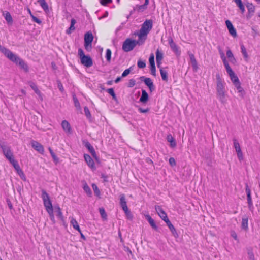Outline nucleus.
<instances>
[{"mask_svg":"<svg viewBox=\"0 0 260 260\" xmlns=\"http://www.w3.org/2000/svg\"><path fill=\"white\" fill-rule=\"evenodd\" d=\"M1 51L11 61L14 62L16 64H18L20 68L25 71L27 72L28 68L24 61L20 58L17 55L13 53L10 50L4 47H1Z\"/></svg>","mask_w":260,"mask_h":260,"instance_id":"f257e3e1","label":"nucleus"},{"mask_svg":"<svg viewBox=\"0 0 260 260\" xmlns=\"http://www.w3.org/2000/svg\"><path fill=\"white\" fill-rule=\"evenodd\" d=\"M41 192V198L43 201L44 206L49 215L50 219L53 223H55V220L53 214V208L50 199V197L44 189H42Z\"/></svg>","mask_w":260,"mask_h":260,"instance_id":"f03ea898","label":"nucleus"},{"mask_svg":"<svg viewBox=\"0 0 260 260\" xmlns=\"http://www.w3.org/2000/svg\"><path fill=\"white\" fill-rule=\"evenodd\" d=\"M153 26V21L151 19L146 20L142 25L139 32L137 34L140 40L145 41L147 35L151 30Z\"/></svg>","mask_w":260,"mask_h":260,"instance_id":"7ed1b4c3","label":"nucleus"},{"mask_svg":"<svg viewBox=\"0 0 260 260\" xmlns=\"http://www.w3.org/2000/svg\"><path fill=\"white\" fill-rule=\"evenodd\" d=\"M225 85V82L216 84V90L217 98L222 104H225L227 101L226 98V91Z\"/></svg>","mask_w":260,"mask_h":260,"instance_id":"20e7f679","label":"nucleus"},{"mask_svg":"<svg viewBox=\"0 0 260 260\" xmlns=\"http://www.w3.org/2000/svg\"><path fill=\"white\" fill-rule=\"evenodd\" d=\"M144 41L139 39L138 41H136L128 38L124 41L122 45V49L125 52H129L132 50L137 44L142 45Z\"/></svg>","mask_w":260,"mask_h":260,"instance_id":"39448f33","label":"nucleus"},{"mask_svg":"<svg viewBox=\"0 0 260 260\" xmlns=\"http://www.w3.org/2000/svg\"><path fill=\"white\" fill-rule=\"evenodd\" d=\"M0 147L2 150L4 155L9 161L14 158L10 146L6 144L5 143H2L0 144Z\"/></svg>","mask_w":260,"mask_h":260,"instance_id":"423d86ee","label":"nucleus"},{"mask_svg":"<svg viewBox=\"0 0 260 260\" xmlns=\"http://www.w3.org/2000/svg\"><path fill=\"white\" fill-rule=\"evenodd\" d=\"M225 68L226 71L228 75H229L230 79H231V81H232L233 83L234 84H235L239 82L240 81H239V80L238 77L235 75V73L232 70V69H231L230 66H229Z\"/></svg>","mask_w":260,"mask_h":260,"instance_id":"0eeeda50","label":"nucleus"},{"mask_svg":"<svg viewBox=\"0 0 260 260\" xmlns=\"http://www.w3.org/2000/svg\"><path fill=\"white\" fill-rule=\"evenodd\" d=\"M140 80L141 81H143L145 83V84L148 87L151 92L154 90L155 87L153 83L150 78L142 76L140 77Z\"/></svg>","mask_w":260,"mask_h":260,"instance_id":"6e6552de","label":"nucleus"},{"mask_svg":"<svg viewBox=\"0 0 260 260\" xmlns=\"http://www.w3.org/2000/svg\"><path fill=\"white\" fill-rule=\"evenodd\" d=\"M169 44L170 45V48L177 55H180V51L179 49V47L174 42L172 38H169L168 39Z\"/></svg>","mask_w":260,"mask_h":260,"instance_id":"1a4fd4ad","label":"nucleus"},{"mask_svg":"<svg viewBox=\"0 0 260 260\" xmlns=\"http://www.w3.org/2000/svg\"><path fill=\"white\" fill-rule=\"evenodd\" d=\"M81 63L87 68L90 67L93 64V61L91 58L89 56H83L80 59Z\"/></svg>","mask_w":260,"mask_h":260,"instance_id":"9d476101","label":"nucleus"},{"mask_svg":"<svg viewBox=\"0 0 260 260\" xmlns=\"http://www.w3.org/2000/svg\"><path fill=\"white\" fill-rule=\"evenodd\" d=\"M155 209L157 213L162 220L165 221L168 219L166 213L160 206H155Z\"/></svg>","mask_w":260,"mask_h":260,"instance_id":"9b49d317","label":"nucleus"},{"mask_svg":"<svg viewBox=\"0 0 260 260\" xmlns=\"http://www.w3.org/2000/svg\"><path fill=\"white\" fill-rule=\"evenodd\" d=\"M225 24L226 25V27L229 30V33L234 37H235L237 36V32L235 28L234 27L233 24H232L231 22L227 20L225 21Z\"/></svg>","mask_w":260,"mask_h":260,"instance_id":"f8f14e48","label":"nucleus"},{"mask_svg":"<svg viewBox=\"0 0 260 260\" xmlns=\"http://www.w3.org/2000/svg\"><path fill=\"white\" fill-rule=\"evenodd\" d=\"M31 145H32V147L37 151H38L39 152L41 153H43L44 152V147L42 145H41L40 143H39V142H37V141H32L31 142Z\"/></svg>","mask_w":260,"mask_h":260,"instance_id":"ddd939ff","label":"nucleus"},{"mask_svg":"<svg viewBox=\"0 0 260 260\" xmlns=\"http://www.w3.org/2000/svg\"><path fill=\"white\" fill-rule=\"evenodd\" d=\"M188 54L190 57V61L191 63L193 70L194 72H197L198 69V66L194 55L192 53L190 52L188 53Z\"/></svg>","mask_w":260,"mask_h":260,"instance_id":"4468645a","label":"nucleus"},{"mask_svg":"<svg viewBox=\"0 0 260 260\" xmlns=\"http://www.w3.org/2000/svg\"><path fill=\"white\" fill-rule=\"evenodd\" d=\"M84 157L88 166L92 169H95L94 161L91 156L88 154H84Z\"/></svg>","mask_w":260,"mask_h":260,"instance_id":"2eb2a0df","label":"nucleus"},{"mask_svg":"<svg viewBox=\"0 0 260 260\" xmlns=\"http://www.w3.org/2000/svg\"><path fill=\"white\" fill-rule=\"evenodd\" d=\"M245 191L247 194V202L248 204V206L249 207H251V206H252V201L251 196V190L247 184H246Z\"/></svg>","mask_w":260,"mask_h":260,"instance_id":"dca6fc26","label":"nucleus"},{"mask_svg":"<svg viewBox=\"0 0 260 260\" xmlns=\"http://www.w3.org/2000/svg\"><path fill=\"white\" fill-rule=\"evenodd\" d=\"M165 222L166 223L167 225L169 227V228L170 230L171 231V232H172V234L175 237H177L178 234L177 233L176 229L174 228V226H173V225L171 223V222H170L169 219H167L166 221H165Z\"/></svg>","mask_w":260,"mask_h":260,"instance_id":"f3484780","label":"nucleus"},{"mask_svg":"<svg viewBox=\"0 0 260 260\" xmlns=\"http://www.w3.org/2000/svg\"><path fill=\"white\" fill-rule=\"evenodd\" d=\"M63 129L68 133H71V127L70 123L67 120H63L61 123Z\"/></svg>","mask_w":260,"mask_h":260,"instance_id":"a211bd4d","label":"nucleus"},{"mask_svg":"<svg viewBox=\"0 0 260 260\" xmlns=\"http://www.w3.org/2000/svg\"><path fill=\"white\" fill-rule=\"evenodd\" d=\"M29 85L31 88L34 90L35 93L39 96V97L41 99V100H43V97L42 96L41 93L40 91L38 89L37 86L34 82H29Z\"/></svg>","mask_w":260,"mask_h":260,"instance_id":"6ab92c4d","label":"nucleus"},{"mask_svg":"<svg viewBox=\"0 0 260 260\" xmlns=\"http://www.w3.org/2000/svg\"><path fill=\"white\" fill-rule=\"evenodd\" d=\"M148 100V94L147 92L145 90H142V95L141 98H140V101L143 103L145 104Z\"/></svg>","mask_w":260,"mask_h":260,"instance_id":"aec40b11","label":"nucleus"},{"mask_svg":"<svg viewBox=\"0 0 260 260\" xmlns=\"http://www.w3.org/2000/svg\"><path fill=\"white\" fill-rule=\"evenodd\" d=\"M93 39V36L91 32H87L84 36V43H91Z\"/></svg>","mask_w":260,"mask_h":260,"instance_id":"412c9836","label":"nucleus"},{"mask_svg":"<svg viewBox=\"0 0 260 260\" xmlns=\"http://www.w3.org/2000/svg\"><path fill=\"white\" fill-rule=\"evenodd\" d=\"M70 223L74 229L77 230L79 233H81L80 227L77 220L75 218H72L70 220Z\"/></svg>","mask_w":260,"mask_h":260,"instance_id":"4be33fe9","label":"nucleus"},{"mask_svg":"<svg viewBox=\"0 0 260 260\" xmlns=\"http://www.w3.org/2000/svg\"><path fill=\"white\" fill-rule=\"evenodd\" d=\"M54 210L55 212H56L57 214L56 216L61 220H63V216L62 214V213L61 212L60 208L59 207V206H54Z\"/></svg>","mask_w":260,"mask_h":260,"instance_id":"5701e85b","label":"nucleus"},{"mask_svg":"<svg viewBox=\"0 0 260 260\" xmlns=\"http://www.w3.org/2000/svg\"><path fill=\"white\" fill-rule=\"evenodd\" d=\"M167 141L170 143V146L171 147H175L176 146V143L174 138L172 137L171 134L167 136Z\"/></svg>","mask_w":260,"mask_h":260,"instance_id":"b1692460","label":"nucleus"},{"mask_svg":"<svg viewBox=\"0 0 260 260\" xmlns=\"http://www.w3.org/2000/svg\"><path fill=\"white\" fill-rule=\"evenodd\" d=\"M227 57L229 58L230 61L232 63H235L236 62V60L233 54L232 53L231 50L229 49L226 52Z\"/></svg>","mask_w":260,"mask_h":260,"instance_id":"393cba45","label":"nucleus"},{"mask_svg":"<svg viewBox=\"0 0 260 260\" xmlns=\"http://www.w3.org/2000/svg\"><path fill=\"white\" fill-rule=\"evenodd\" d=\"M38 3L45 11H48V5L45 0H38Z\"/></svg>","mask_w":260,"mask_h":260,"instance_id":"a878e982","label":"nucleus"},{"mask_svg":"<svg viewBox=\"0 0 260 260\" xmlns=\"http://www.w3.org/2000/svg\"><path fill=\"white\" fill-rule=\"evenodd\" d=\"M236 89H237L238 92L239 93V95L243 96L244 94V91L243 90V88L241 86L240 82L234 84Z\"/></svg>","mask_w":260,"mask_h":260,"instance_id":"bb28decb","label":"nucleus"},{"mask_svg":"<svg viewBox=\"0 0 260 260\" xmlns=\"http://www.w3.org/2000/svg\"><path fill=\"white\" fill-rule=\"evenodd\" d=\"M146 218L147 219L148 221L149 222L150 225L155 230L157 229V226H156L154 220L149 216L147 215L146 216Z\"/></svg>","mask_w":260,"mask_h":260,"instance_id":"cd10ccee","label":"nucleus"},{"mask_svg":"<svg viewBox=\"0 0 260 260\" xmlns=\"http://www.w3.org/2000/svg\"><path fill=\"white\" fill-rule=\"evenodd\" d=\"M219 53L220 55L221 58L222 59V60L223 61V64L225 67L230 66L229 64L228 61L226 60V57H225L224 53L223 52V51L221 50H219Z\"/></svg>","mask_w":260,"mask_h":260,"instance_id":"c85d7f7f","label":"nucleus"},{"mask_svg":"<svg viewBox=\"0 0 260 260\" xmlns=\"http://www.w3.org/2000/svg\"><path fill=\"white\" fill-rule=\"evenodd\" d=\"M160 73L161 75V77L162 78V79L164 81H168V73L167 72L164 70L162 68L160 69Z\"/></svg>","mask_w":260,"mask_h":260,"instance_id":"c756f323","label":"nucleus"},{"mask_svg":"<svg viewBox=\"0 0 260 260\" xmlns=\"http://www.w3.org/2000/svg\"><path fill=\"white\" fill-rule=\"evenodd\" d=\"M241 53H242L244 58L246 61H247L248 59V55L247 54L246 49L244 47V46L243 44L241 45Z\"/></svg>","mask_w":260,"mask_h":260,"instance_id":"7c9ffc66","label":"nucleus"},{"mask_svg":"<svg viewBox=\"0 0 260 260\" xmlns=\"http://www.w3.org/2000/svg\"><path fill=\"white\" fill-rule=\"evenodd\" d=\"M233 1L235 2V3L237 5V6L239 8V9H240L241 12L242 13H243L245 11V8H244V5L242 4V1L241 0H233Z\"/></svg>","mask_w":260,"mask_h":260,"instance_id":"2f4dec72","label":"nucleus"},{"mask_svg":"<svg viewBox=\"0 0 260 260\" xmlns=\"http://www.w3.org/2000/svg\"><path fill=\"white\" fill-rule=\"evenodd\" d=\"M248 258L250 260H254V255L253 252V249L251 247L247 249Z\"/></svg>","mask_w":260,"mask_h":260,"instance_id":"473e14b6","label":"nucleus"},{"mask_svg":"<svg viewBox=\"0 0 260 260\" xmlns=\"http://www.w3.org/2000/svg\"><path fill=\"white\" fill-rule=\"evenodd\" d=\"M83 188L84 191L87 194V195L90 197L92 194V192L90 187L86 183L84 184Z\"/></svg>","mask_w":260,"mask_h":260,"instance_id":"72a5a7b5","label":"nucleus"},{"mask_svg":"<svg viewBox=\"0 0 260 260\" xmlns=\"http://www.w3.org/2000/svg\"><path fill=\"white\" fill-rule=\"evenodd\" d=\"M233 141L234 143V147L235 149L236 152L241 151V147L238 140L234 138L233 139Z\"/></svg>","mask_w":260,"mask_h":260,"instance_id":"f704fd0d","label":"nucleus"},{"mask_svg":"<svg viewBox=\"0 0 260 260\" xmlns=\"http://www.w3.org/2000/svg\"><path fill=\"white\" fill-rule=\"evenodd\" d=\"M5 18L7 22L9 24H12L13 22V19L10 14L8 12H6L4 15Z\"/></svg>","mask_w":260,"mask_h":260,"instance_id":"c9c22d12","label":"nucleus"},{"mask_svg":"<svg viewBox=\"0 0 260 260\" xmlns=\"http://www.w3.org/2000/svg\"><path fill=\"white\" fill-rule=\"evenodd\" d=\"M163 59V53L161 52L158 49L156 52V62L162 61Z\"/></svg>","mask_w":260,"mask_h":260,"instance_id":"e433bc0d","label":"nucleus"},{"mask_svg":"<svg viewBox=\"0 0 260 260\" xmlns=\"http://www.w3.org/2000/svg\"><path fill=\"white\" fill-rule=\"evenodd\" d=\"M120 203L121 207H125L127 206L125 196L124 194H121L120 196Z\"/></svg>","mask_w":260,"mask_h":260,"instance_id":"4c0bfd02","label":"nucleus"},{"mask_svg":"<svg viewBox=\"0 0 260 260\" xmlns=\"http://www.w3.org/2000/svg\"><path fill=\"white\" fill-rule=\"evenodd\" d=\"M241 226L242 229L245 230L248 228V218L247 217L242 218Z\"/></svg>","mask_w":260,"mask_h":260,"instance_id":"58836bf2","label":"nucleus"},{"mask_svg":"<svg viewBox=\"0 0 260 260\" xmlns=\"http://www.w3.org/2000/svg\"><path fill=\"white\" fill-rule=\"evenodd\" d=\"M247 8L249 13H253L255 11V7L251 3H248L247 5Z\"/></svg>","mask_w":260,"mask_h":260,"instance_id":"ea45409f","label":"nucleus"},{"mask_svg":"<svg viewBox=\"0 0 260 260\" xmlns=\"http://www.w3.org/2000/svg\"><path fill=\"white\" fill-rule=\"evenodd\" d=\"M48 149L54 161L56 163H57L58 162V157L56 156V155L55 154V153H54V152L50 147H49Z\"/></svg>","mask_w":260,"mask_h":260,"instance_id":"a19ab883","label":"nucleus"},{"mask_svg":"<svg viewBox=\"0 0 260 260\" xmlns=\"http://www.w3.org/2000/svg\"><path fill=\"white\" fill-rule=\"evenodd\" d=\"M92 188L94 190V193L96 196L99 197L100 195V191L99 189V188L98 187V186H96V185H95V184H92Z\"/></svg>","mask_w":260,"mask_h":260,"instance_id":"79ce46f5","label":"nucleus"},{"mask_svg":"<svg viewBox=\"0 0 260 260\" xmlns=\"http://www.w3.org/2000/svg\"><path fill=\"white\" fill-rule=\"evenodd\" d=\"M73 101H74L75 106L76 107V108L77 109L80 110L81 109L80 105V103H79L77 98H76V96L75 95L73 96Z\"/></svg>","mask_w":260,"mask_h":260,"instance_id":"37998d69","label":"nucleus"},{"mask_svg":"<svg viewBox=\"0 0 260 260\" xmlns=\"http://www.w3.org/2000/svg\"><path fill=\"white\" fill-rule=\"evenodd\" d=\"M99 212L101 215V217L104 219H107V214L105 211V209L103 208H100L99 209Z\"/></svg>","mask_w":260,"mask_h":260,"instance_id":"c03bdc74","label":"nucleus"},{"mask_svg":"<svg viewBox=\"0 0 260 260\" xmlns=\"http://www.w3.org/2000/svg\"><path fill=\"white\" fill-rule=\"evenodd\" d=\"M147 7L144 6V5H136V10H137L139 12H142L144 10H146Z\"/></svg>","mask_w":260,"mask_h":260,"instance_id":"a18cd8bd","label":"nucleus"},{"mask_svg":"<svg viewBox=\"0 0 260 260\" xmlns=\"http://www.w3.org/2000/svg\"><path fill=\"white\" fill-rule=\"evenodd\" d=\"M111 57V51L110 49L106 50V58L107 60L110 61Z\"/></svg>","mask_w":260,"mask_h":260,"instance_id":"49530a36","label":"nucleus"},{"mask_svg":"<svg viewBox=\"0 0 260 260\" xmlns=\"http://www.w3.org/2000/svg\"><path fill=\"white\" fill-rule=\"evenodd\" d=\"M107 92L110 94L114 99H116V94L114 92V89L113 88H109L107 89Z\"/></svg>","mask_w":260,"mask_h":260,"instance_id":"de8ad7c7","label":"nucleus"},{"mask_svg":"<svg viewBox=\"0 0 260 260\" xmlns=\"http://www.w3.org/2000/svg\"><path fill=\"white\" fill-rule=\"evenodd\" d=\"M149 61L150 63V66H155V61H154V56L153 54H152L149 59Z\"/></svg>","mask_w":260,"mask_h":260,"instance_id":"09e8293b","label":"nucleus"},{"mask_svg":"<svg viewBox=\"0 0 260 260\" xmlns=\"http://www.w3.org/2000/svg\"><path fill=\"white\" fill-rule=\"evenodd\" d=\"M85 146L88 149V150L90 151V152H94V149L93 147L91 146V145L89 142H87L85 144Z\"/></svg>","mask_w":260,"mask_h":260,"instance_id":"8fccbe9b","label":"nucleus"},{"mask_svg":"<svg viewBox=\"0 0 260 260\" xmlns=\"http://www.w3.org/2000/svg\"><path fill=\"white\" fill-rule=\"evenodd\" d=\"M137 66L139 68L142 69L145 67L146 63L144 61L139 60L137 63Z\"/></svg>","mask_w":260,"mask_h":260,"instance_id":"3c124183","label":"nucleus"},{"mask_svg":"<svg viewBox=\"0 0 260 260\" xmlns=\"http://www.w3.org/2000/svg\"><path fill=\"white\" fill-rule=\"evenodd\" d=\"M9 162L13 165L14 168L18 167V166H19V164H18L17 161L14 159V158L9 160Z\"/></svg>","mask_w":260,"mask_h":260,"instance_id":"603ef678","label":"nucleus"},{"mask_svg":"<svg viewBox=\"0 0 260 260\" xmlns=\"http://www.w3.org/2000/svg\"><path fill=\"white\" fill-rule=\"evenodd\" d=\"M84 111L85 112V114L87 116V117L90 118L91 117V114L88 108L87 107H85L84 108Z\"/></svg>","mask_w":260,"mask_h":260,"instance_id":"864d4df0","label":"nucleus"},{"mask_svg":"<svg viewBox=\"0 0 260 260\" xmlns=\"http://www.w3.org/2000/svg\"><path fill=\"white\" fill-rule=\"evenodd\" d=\"M31 18L33 20V21L35 22L36 23L40 24L42 23V21L40 19L38 18L37 17H35L34 15H31Z\"/></svg>","mask_w":260,"mask_h":260,"instance_id":"5fc2aeb1","label":"nucleus"},{"mask_svg":"<svg viewBox=\"0 0 260 260\" xmlns=\"http://www.w3.org/2000/svg\"><path fill=\"white\" fill-rule=\"evenodd\" d=\"M216 84L217 83H221L224 82V80L221 79L219 74H216Z\"/></svg>","mask_w":260,"mask_h":260,"instance_id":"6e6d98bb","label":"nucleus"},{"mask_svg":"<svg viewBox=\"0 0 260 260\" xmlns=\"http://www.w3.org/2000/svg\"><path fill=\"white\" fill-rule=\"evenodd\" d=\"M78 53L80 59L83 57V56H86L84 53L83 50L81 48L78 49Z\"/></svg>","mask_w":260,"mask_h":260,"instance_id":"4d7b16f0","label":"nucleus"},{"mask_svg":"<svg viewBox=\"0 0 260 260\" xmlns=\"http://www.w3.org/2000/svg\"><path fill=\"white\" fill-rule=\"evenodd\" d=\"M237 157L240 161H241L243 159V153L242 151L236 152Z\"/></svg>","mask_w":260,"mask_h":260,"instance_id":"13d9d810","label":"nucleus"},{"mask_svg":"<svg viewBox=\"0 0 260 260\" xmlns=\"http://www.w3.org/2000/svg\"><path fill=\"white\" fill-rule=\"evenodd\" d=\"M84 47L86 50L89 51L91 49V43H84Z\"/></svg>","mask_w":260,"mask_h":260,"instance_id":"bf43d9fd","label":"nucleus"},{"mask_svg":"<svg viewBox=\"0 0 260 260\" xmlns=\"http://www.w3.org/2000/svg\"><path fill=\"white\" fill-rule=\"evenodd\" d=\"M150 71H151V74L152 75L155 76H156V69H155V66H150Z\"/></svg>","mask_w":260,"mask_h":260,"instance_id":"052dcab7","label":"nucleus"},{"mask_svg":"<svg viewBox=\"0 0 260 260\" xmlns=\"http://www.w3.org/2000/svg\"><path fill=\"white\" fill-rule=\"evenodd\" d=\"M169 164L171 166H175L176 165V161L174 158L170 157L169 160Z\"/></svg>","mask_w":260,"mask_h":260,"instance_id":"680f3d73","label":"nucleus"},{"mask_svg":"<svg viewBox=\"0 0 260 260\" xmlns=\"http://www.w3.org/2000/svg\"><path fill=\"white\" fill-rule=\"evenodd\" d=\"M130 71H131L129 69H126L125 70H124V71L122 74L121 77H125L127 76L129 74Z\"/></svg>","mask_w":260,"mask_h":260,"instance_id":"e2e57ef3","label":"nucleus"},{"mask_svg":"<svg viewBox=\"0 0 260 260\" xmlns=\"http://www.w3.org/2000/svg\"><path fill=\"white\" fill-rule=\"evenodd\" d=\"M100 3L103 5H106L108 3H111L112 2V0H100Z\"/></svg>","mask_w":260,"mask_h":260,"instance_id":"0e129e2a","label":"nucleus"},{"mask_svg":"<svg viewBox=\"0 0 260 260\" xmlns=\"http://www.w3.org/2000/svg\"><path fill=\"white\" fill-rule=\"evenodd\" d=\"M139 111L141 113H147L149 111V109L148 108L147 109H143L142 108H139Z\"/></svg>","mask_w":260,"mask_h":260,"instance_id":"69168bd1","label":"nucleus"},{"mask_svg":"<svg viewBox=\"0 0 260 260\" xmlns=\"http://www.w3.org/2000/svg\"><path fill=\"white\" fill-rule=\"evenodd\" d=\"M75 29L74 25H70V27L67 30V34H70L71 32V31L74 30Z\"/></svg>","mask_w":260,"mask_h":260,"instance_id":"338daca9","label":"nucleus"},{"mask_svg":"<svg viewBox=\"0 0 260 260\" xmlns=\"http://www.w3.org/2000/svg\"><path fill=\"white\" fill-rule=\"evenodd\" d=\"M15 169L17 171V172L20 175L21 174L23 175V172L20 169L19 165L18 166V167L15 168Z\"/></svg>","mask_w":260,"mask_h":260,"instance_id":"774afa93","label":"nucleus"}]
</instances>
